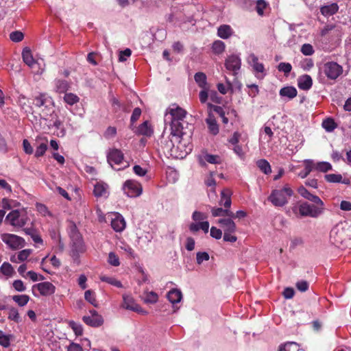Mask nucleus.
<instances>
[{
    "label": "nucleus",
    "mask_w": 351,
    "mask_h": 351,
    "mask_svg": "<svg viewBox=\"0 0 351 351\" xmlns=\"http://www.w3.org/2000/svg\"><path fill=\"white\" fill-rule=\"evenodd\" d=\"M298 191L302 197L313 202L315 205L324 206L323 201L317 195L311 193L304 186H300Z\"/></svg>",
    "instance_id": "nucleus-16"
},
{
    "label": "nucleus",
    "mask_w": 351,
    "mask_h": 351,
    "mask_svg": "<svg viewBox=\"0 0 351 351\" xmlns=\"http://www.w3.org/2000/svg\"><path fill=\"white\" fill-rule=\"evenodd\" d=\"M208 97V87L206 88H202V90L199 93V101L202 104L206 102Z\"/></svg>",
    "instance_id": "nucleus-63"
},
{
    "label": "nucleus",
    "mask_w": 351,
    "mask_h": 351,
    "mask_svg": "<svg viewBox=\"0 0 351 351\" xmlns=\"http://www.w3.org/2000/svg\"><path fill=\"white\" fill-rule=\"evenodd\" d=\"M217 223L220 225L224 233L235 232L237 226L232 218H221Z\"/></svg>",
    "instance_id": "nucleus-17"
},
{
    "label": "nucleus",
    "mask_w": 351,
    "mask_h": 351,
    "mask_svg": "<svg viewBox=\"0 0 351 351\" xmlns=\"http://www.w3.org/2000/svg\"><path fill=\"white\" fill-rule=\"evenodd\" d=\"M10 335L0 334V345L4 348H8L10 345Z\"/></svg>",
    "instance_id": "nucleus-61"
},
{
    "label": "nucleus",
    "mask_w": 351,
    "mask_h": 351,
    "mask_svg": "<svg viewBox=\"0 0 351 351\" xmlns=\"http://www.w3.org/2000/svg\"><path fill=\"white\" fill-rule=\"evenodd\" d=\"M47 149V145L45 143H42L40 145H38L36 149L35 152V157L39 158L40 156H43L45 153L46 152Z\"/></svg>",
    "instance_id": "nucleus-53"
},
{
    "label": "nucleus",
    "mask_w": 351,
    "mask_h": 351,
    "mask_svg": "<svg viewBox=\"0 0 351 351\" xmlns=\"http://www.w3.org/2000/svg\"><path fill=\"white\" fill-rule=\"evenodd\" d=\"M35 106L41 108L40 117L44 120L49 119L55 112L53 99L46 93H39L34 98Z\"/></svg>",
    "instance_id": "nucleus-3"
},
{
    "label": "nucleus",
    "mask_w": 351,
    "mask_h": 351,
    "mask_svg": "<svg viewBox=\"0 0 351 351\" xmlns=\"http://www.w3.org/2000/svg\"><path fill=\"white\" fill-rule=\"evenodd\" d=\"M179 178L178 171L171 167H168L166 169V178L169 183H175L178 181Z\"/></svg>",
    "instance_id": "nucleus-33"
},
{
    "label": "nucleus",
    "mask_w": 351,
    "mask_h": 351,
    "mask_svg": "<svg viewBox=\"0 0 351 351\" xmlns=\"http://www.w3.org/2000/svg\"><path fill=\"white\" fill-rule=\"evenodd\" d=\"M205 184L210 187V189L208 191V196L211 197L213 195L216 197V191H215V185H216V181L213 178V173H210V174L207 176L204 180Z\"/></svg>",
    "instance_id": "nucleus-29"
},
{
    "label": "nucleus",
    "mask_w": 351,
    "mask_h": 351,
    "mask_svg": "<svg viewBox=\"0 0 351 351\" xmlns=\"http://www.w3.org/2000/svg\"><path fill=\"white\" fill-rule=\"evenodd\" d=\"M257 167L265 174H269L271 172V168L267 160L265 159L258 160L256 162Z\"/></svg>",
    "instance_id": "nucleus-39"
},
{
    "label": "nucleus",
    "mask_w": 351,
    "mask_h": 351,
    "mask_svg": "<svg viewBox=\"0 0 351 351\" xmlns=\"http://www.w3.org/2000/svg\"><path fill=\"white\" fill-rule=\"evenodd\" d=\"M108 262L110 265L114 267H117L120 265V261L118 256L112 252H110L108 254Z\"/></svg>",
    "instance_id": "nucleus-51"
},
{
    "label": "nucleus",
    "mask_w": 351,
    "mask_h": 351,
    "mask_svg": "<svg viewBox=\"0 0 351 351\" xmlns=\"http://www.w3.org/2000/svg\"><path fill=\"white\" fill-rule=\"evenodd\" d=\"M84 298L88 302L91 304L93 306H98V302L96 299V295L93 291L90 289L86 291L84 293Z\"/></svg>",
    "instance_id": "nucleus-40"
},
{
    "label": "nucleus",
    "mask_w": 351,
    "mask_h": 351,
    "mask_svg": "<svg viewBox=\"0 0 351 351\" xmlns=\"http://www.w3.org/2000/svg\"><path fill=\"white\" fill-rule=\"evenodd\" d=\"M305 165L304 169L298 173V176L301 178H305L308 175L314 170L313 160L311 159H306L304 160Z\"/></svg>",
    "instance_id": "nucleus-31"
},
{
    "label": "nucleus",
    "mask_w": 351,
    "mask_h": 351,
    "mask_svg": "<svg viewBox=\"0 0 351 351\" xmlns=\"http://www.w3.org/2000/svg\"><path fill=\"white\" fill-rule=\"evenodd\" d=\"M12 300L19 306H24L28 303L29 297L27 295H16L12 296Z\"/></svg>",
    "instance_id": "nucleus-42"
},
{
    "label": "nucleus",
    "mask_w": 351,
    "mask_h": 351,
    "mask_svg": "<svg viewBox=\"0 0 351 351\" xmlns=\"http://www.w3.org/2000/svg\"><path fill=\"white\" fill-rule=\"evenodd\" d=\"M141 297L145 304H149L154 302V291L152 290L150 291H144Z\"/></svg>",
    "instance_id": "nucleus-47"
},
{
    "label": "nucleus",
    "mask_w": 351,
    "mask_h": 351,
    "mask_svg": "<svg viewBox=\"0 0 351 351\" xmlns=\"http://www.w3.org/2000/svg\"><path fill=\"white\" fill-rule=\"evenodd\" d=\"M83 321L85 324L93 327H99L104 323L101 316H84Z\"/></svg>",
    "instance_id": "nucleus-26"
},
{
    "label": "nucleus",
    "mask_w": 351,
    "mask_h": 351,
    "mask_svg": "<svg viewBox=\"0 0 351 351\" xmlns=\"http://www.w3.org/2000/svg\"><path fill=\"white\" fill-rule=\"evenodd\" d=\"M168 300L174 306L182 300V293L180 289L173 288L167 294Z\"/></svg>",
    "instance_id": "nucleus-21"
},
{
    "label": "nucleus",
    "mask_w": 351,
    "mask_h": 351,
    "mask_svg": "<svg viewBox=\"0 0 351 351\" xmlns=\"http://www.w3.org/2000/svg\"><path fill=\"white\" fill-rule=\"evenodd\" d=\"M8 318L16 322H19L20 320V316L18 310L15 308H11L8 313Z\"/></svg>",
    "instance_id": "nucleus-58"
},
{
    "label": "nucleus",
    "mask_w": 351,
    "mask_h": 351,
    "mask_svg": "<svg viewBox=\"0 0 351 351\" xmlns=\"http://www.w3.org/2000/svg\"><path fill=\"white\" fill-rule=\"evenodd\" d=\"M124 193L130 197H135L141 194L142 188L140 184L134 180H126L123 184Z\"/></svg>",
    "instance_id": "nucleus-11"
},
{
    "label": "nucleus",
    "mask_w": 351,
    "mask_h": 351,
    "mask_svg": "<svg viewBox=\"0 0 351 351\" xmlns=\"http://www.w3.org/2000/svg\"><path fill=\"white\" fill-rule=\"evenodd\" d=\"M325 180L331 183H339L341 181V174H335L330 173L326 174L324 176Z\"/></svg>",
    "instance_id": "nucleus-50"
},
{
    "label": "nucleus",
    "mask_w": 351,
    "mask_h": 351,
    "mask_svg": "<svg viewBox=\"0 0 351 351\" xmlns=\"http://www.w3.org/2000/svg\"><path fill=\"white\" fill-rule=\"evenodd\" d=\"M231 192L229 189H225L221 192L219 205L223 206L224 208L229 209L231 206Z\"/></svg>",
    "instance_id": "nucleus-24"
},
{
    "label": "nucleus",
    "mask_w": 351,
    "mask_h": 351,
    "mask_svg": "<svg viewBox=\"0 0 351 351\" xmlns=\"http://www.w3.org/2000/svg\"><path fill=\"white\" fill-rule=\"evenodd\" d=\"M31 253L32 250L29 249L23 250L19 252L17 258L19 261H24L29 257Z\"/></svg>",
    "instance_id": "nucleus-60"
},
{
    "label": "nucleus",
    "mask_w": 351,
    "mask_h": 351,
    "mask_svg": "<svg viewBox=\"0 0 351 351\" xmlns=\"http://www.w3.org/2000/svg\"><path fill=\"white\" fill-rule=\"evenodd\" d=\"M114 217L111 220V226L116 232H121L125 228V221L124 218L119 214L113 215Z\"/></svg>",
    "instance_id": "nucleus-20"
},
{
    "label": "nucleus",
    "mask_w": 351,
    "mask_h": 351,
    "mask_svg": "<svg viewBox=\"0 0 351 351\" xmlns=\"http://www.w3.org/2000/svg\"><path fill=\"white\" fill-rule=\"evenodd\" d=\"M298 343L295 342H287L279 347L278 351H297Z\"/></svg>",
    "instance_id": "nucleus-46"
},
{
    "label": "nucleus",
    "mask_w": 351,
    "mask_h": 351,
    "mask_svg": "<svg viewBox=\"0 0 351 351\" xmlns=\"http://www.w3.org/2000/svg\"><path fill=\"white\" fill-rule=\"evenodd\" d=\"M1 239L12 250L21 248L25 245V240L14 234L3 233L1 235Z\"/></svg>",
    "instance_id": "nucleus-10"
},
{
    "label": "nucleus",
    "mask_w": 351,
    "mask_h": 351,
    "mask_svg": "<svg viewBox=\"0 0 351 351\" xmlns=\"http://www.w3.org/2000/svg\"><path fill=\"white\" fill-rule=\"evenodd\" d=\"M234 33L232 28L229 25H221L217 29V35L223 39L229 38Z\"/></svg>",
    "instance_id": "nucleus-25"
},
{
    "label": "nucleus",
    "mask_w": 351,
    "mask_h": 351,
    "mask_svg": "<svg viewBox=\"0 0 351 351\" xmlns=\"http://www.w3.org/2000/svg\"><path fill=\"white\" fill-rule=\"evenodd\" d=\"M141 114V110L139 108H135L130 118L131 126L139 119Z\"/></svg>",
    "instance_id": "nucleus-62"
},
{
    "label": "nucleus",
    "mask_w": 351,
    "mask_h": 351,
    "mask_svg": "<svg viewBox=\"0 0 351 351\" xmlns=\"http://www.w3.org/2000/svg\"><path fill=\"white\" fill-rule=\"evenodd\" d=\"M198 161L201 166H205L206 162L210 164H218L221 162V158L217 155L209 154H202L198 156Z\"/></svg>",
    "instance_id": "nucleus-19"
},
{
    "label": "nucleus",
    "mask_w": 351,
    "mask_h": 351,
    "mask_svg": "<svg viewBox=\"0 0 351 351\" xmlns=\"http://www.w3.org/2000/svg\"><path fill=\"white\" fill-rule=\"evenodd\" d=\"M26 234L29 235L36 243H43V239L38 234L37 230L33 228H27L23 230Z\"/></svg>",
    "instance_id": "nucleus-35"
},
{
    "label": "nucleus",
    "mask_w": 351,
    "mask_h": 351,
    "mask_svg": "<svg viewBox=\"0 0 351 351\" xmlns=\"http://www.w3.org/2000/svg\"><path fill=\"white\" fill-rule=\"evenodd\" d=\"M313 85V80L308 75H303L298 79V86L300 89L303 90H309Z\"/></svg>",
    "instance_id": "nucleus-22"
},
{
    "label": "nucleus",
    "mask_w": 351,
    "mask_h": 351,
    "mask_svg": "<svg viewBox=\"0 0 351 351\" xmlns=\"http://www.w3.org/2000/svg\"><path fill=\"white\" fill-rule=\"evenodd\" d=\"M324 210V206L310 204L308 202H302L298 207L293 208V212L300 217H311L317 218L321 215Z\"/></svg>",
    "instance_id": "nucleus-5"
},
{
    "label": "nucleus",
    "mask_w": 351,
    "mask_h": 351,
    "mask_svg": "<svg viewBox=\"0 0 351 351\" xmlns=\"http://www.w3.org/2000/svg\"><path fill=\"white\" fill-rule=\"evenodd\" d=\"M300 51L304 56H312L315 53L313 47L308 43H305L302 45Z\"/></svg>",
    "instance_id": "nucleus-49"
},
{
    "label": "nucleus",
    "mask_w": 351,
    "mask_h": 351,
    "mask_svg": "<svg viewBox=\"0 0 351 351\" xmlns=\"http://www.w3.org/2000/svg\"><path fill=\"white\" fill-rule=\"evenodd\" d=\"M207 216L206 214L199 212V211H194L192 215V219L195 222H202L203 220L206 219Z\"/></svg>",
    "instance_id": "nucleus-57"
},
{
    "label": "nucleus",
    "mask_w": 351,
    "mask_h": 351,
    "mask_svg": "<svg viewBox=\"0 0 351 351\" xmlns=\"http://www.w3.org/2000/svg\"><path fill=\"white\" fill-rule=\"evenodd\" d=\"M136 133L138 134L150 136L152 133L151 125H148V121L143 122L136 129Z\"/></svg>",
    "instance_id": "nucleus-37"
},
{
    "label": "nucleus",
    "mask_w": 351,
    "mask_h": 351,
    "mask_svg": "<svg viewBox=\"0 0 351 351\" xmlns=\"http://www.w3.org/2000/svg\"><path fill=\"white\" fill-rule=\"evenodd\" d=\"M123 304L122 306L128 310H130L134 312H137L141 314H144L146 313V311H143L141 307L137 304L134 298L128 295H123Z\"/></svg>",
    "instance_id": "nucleus-14"
},
{
    "label": "nucleus",
    "mask_w": 351,
    "mask_h": 351,
    "mask_svg": "<svg viewBox=\"0 0 351 351\" xmlns=\"http://www.w3.org/2000/svg\"><path fill=\"white\" fill-rule=\"evenodd\" d=\"M24 38V35L21 32L19 31H15L12 32L10 34V38L13 42H20Z\"/></svg>",
    "instance_id": "nucleus-56"
},
{
    "label": "nucleus",
    "mask_w": 351,
    "mask_h": 351,
    "mask_svg": "<svg viewBox=\"0 0 351 351\" xmlns=\"http://www.w3.org/2000/svg\"><path fill=\"white\" fill-rule=\"evenodd\" d=\"M29 220V217L24 210H13L5 217V223L15 228L23 227Z\"/></svg>",
    "instance_id": "nucleus-6"
},
{
    "label": "nucleus",
    "mask_w": 351,
    "mask_h": 351,
    "mask_svg": "<svg viewBox=\"0 0 351 351\" xmlns=\"http://www.w3.org/2000/svg\"><path fill=\"white\" fill-rule=\"evenodd\" d=\"M211 214L213 217H230V216L232 215V211H231L230 209L227 208H218V207H212L210 209Z\"/></svg>",
    "instance_id": "nucleus-28"
},
{
    "label": "nucleus",
    "mask_w": 351,
    "mask_h": 351,
    "mask_svg": "<svg viewBox=\"0 0 351 351\" xmlns=\"http://www.w3.org/2000/svg\"><path fill=\"white\" fill-rule=\"evenodd\" d=\"M19 101L20 102V105L22 109L24 110L25 112H32V108L30 106L26 104V101H27L28 100L25 96L21 95L19 97Z\"/></svg>",
    "instance_id": "nucleus-55"
},
{
    "label": "nucleus",
    "mask_w": 351,
    "mask_h": 351,
    "mask_svg": "<svg viewBox=\"0 0 351 351\" xmlns=\"http://www.w3.org/2000/svg\"><path fill=\"white\" fill-rule=\"evenodd\" d=\"M339 9L337 3H332L330 5L322 6L320 9L322 14L325 16H330L335 14Z\"/></svg>",
    "instance_id": "nucleus-30"
},
{
    "label": "nucleus",
    "mask_w": 351,
    "mask_h": 351,
    "mask_svg": "<svg viewBox=\"0 0 351 351\" xmlns=\"http://www.w3.org/2000/svg\"><path fill=\"white\" fill-rule=\"evenodd\" d=\"M22 58L23 62L31 69H35L36 66H38V62L34 59L32 51L28 47L23 49L22 52Z\"/></svg>",
    "instance_id": "nucleus-18"
},
{
    "label": "nucleus",
    "mask_w": 351,
    "mask_h": 351,
    "mask_svg": "<svg viewBox=\"0 0 351 351\" xmlns=\"http://www.w3.org/2000/svg\"><path fill=\"white\" fill-rule=\"evenodd\" d=\"M210 258L209 254L206 252H198L196 254V262L201 265L204 261H207Z\"/></svg>",
    "instance_id": "nucleus-52"
},
{
    "label": "nucleus",
    "mask_w": 351,
    "mask_h": 351,
    "mask_svg": "<svg viewBox=\"0 0 351 351\" xmlns=\"http://www.w3.org/2000/svg\"><path fill=\"white\" fill-rule=\"evenodd\" d=\"M313 168L317 171L326 173L332 169V165L328 162H313Z\"/></svg>",
    "instance_id": "nucleus-36"
},
{
    "label": "nucleus",
    "mask_w": 351,
    "mask_h": 351,
    "mask_svg": "<svg viewBox=\"0 0 351 351\" xmlns=\"http://www.w3.org/2000/svg\"><path fill=\"white\" fill-rule=\"evenodd\" d=\"M247 62L252 68L255 76L258 79H263L267 74L263 63L258 62V57L254 53H250L247 58Z\"/></svg>",
    "instance_id": "nucleus-9"
},
{
    "label": "nucleus",
    "mask_w": 351,
    "mask_h": 351,
    "mask_svg": "<svg viewBox=\"0 0 351 351\" xmlns=\"http://www.w3.org/2000/svg\"><path fill=\"white\" fill-rule=\"evenodd\" d=\"M94 195L96 197H101L107 193V185L103 183H97L94 186Z\"/></svg>",
    "instance_id": "nucleus-41"
},
{
    "label": "nucleus",
    "mask_w": 351,
    "mask_h": 351,
    "mask_svg": "<svg viewBox=\"0 0 351 351\" xmlns=\"http://www.w3.org/2000/svg\"><path fill=\"white\" fill-rule=\"evenodd\" d=\"M348 222L343 221L336 224L330 232V241L340 247L348 239L347 236Z\"/></svg>",
    "instance_id": "nucleus-4"
},
{
    "label": "nucleus",
    "mask_w": 351,
    "mask_h": 351,
    "mask_svg": "<svg viewBox=\"0 0 351 351\" xmlns=\"http://www.w3.org/2000/svg\"><path fill=\"white\" fill-rule=\"evenodd\" d=\"M70 238L74 250L77 252L83 250V242L80 232L76 230L75 226L72 227L70 232Z\"/></svg>",
    "instance_id": "nucleus-15"
},
{
    "label": "nucleus",
    "mask_w": 351,
    "mask_h": 351,
    "mask_svg": "<svg viewBox=\"0 0 351 351\" xmlns=\"http://www.w3.org/2000/svg\"><path fill=\"white\" fill-rule=\"evenodd\" d=\"M293 195V191L289 184L271 191L267 199L276 207H282L289 203Z\"/></svg>",
    "instance_id": "nucleus-2"
},
{
    "label": "nucleus",
    "mask_w": 351,
    "mask_h": 351,
    "mask_svg": "<svg viewBox=\"0 0 351 351\" xmlns=\"http://www.w3.org/2000/svg\"><path fill=\"white\" fill-rule=\"evenodd\" d=\"M210 234L213 238H215L216 239H219L221 238L222 231H221V230L213 226L210 228Z\"/></svg>",
    "instance_id": "nucleus-64"
},
{
    "label": "nucleus",
    "mask_w": 351,
    "mask_h": 351,
    "mask_svg": "<svg viewBox=\"0 0 351 351\" xmlns=\"http://www.w3.org/2000/svg\"><path fill=\"white\" fill-rule=\"evenodd\" d=\"M186 114V111L176 104H171L167 109L166 117L168 115L170 117V135L171 136V139L170 143L167 144V147H172V152L175 149L174 143H178L177 148H180L182 145L181 139L185 134L184 128L188 125L185 121Z\"/></svg>",
    "instance_id": "nucleus-1"
},
{
    "label": "nucleus",
    "mask_w": 351,
    "mask_h": 351,
    "mask_svg": "<svg viewBox=\"0 0 351 351\" xmlns=\"http://www.w3.org/2000/svg\"><path fill=\"white\" fill-rule=\"evenodd\" d=\"M37 289L43 296H49L56 291V287L49 282H43L32 286V291Z\"/></svg>",
    "instance_id": "nucleus-13"
},
{
    "label": "nucleus",
    "mask_w": 351,
    "mask_h": 351,
    "mask_svg": "<svg viewBox=\"0 0 351 351\" xmlns=\"http://www.w3.org/2000/svg\"><path fill=\"white\" fill-rule=\"evenodd\" d=\"M225 44L221 40H216L213 43L212 49L213 51L217 54L221 53L225 49Z\"/></svg>",
    "instance_id": "nucleus-48"
},
{
    "label": "nucleus",
    "mask_w": 351,
    "mask_h": 351,
    "mask_svg": "<svg viewBox=\"0 0 351 351\" xmlns=\"http://www.w3.org/2000/svg\"><path fill=\"white\" fill-rule=\"evenodd\" d=\"M278 69L285 75H288L291 71L292 66L290 63L280 62L278 66Z\"/></svg>",
    "instance_id": "nucleus-54"
},
{
    "label": "nucleus",
    "mask_w": 351,
    "mask_h": 351,
    "mask_svg": "<svg viewBox=\"0 0 351 351\" xmlns=\"http://www.w3.org/2000/svg\"><path fill=\"white\" fill-rule=\"evenodd\" d=\"M0 272L7 277H10L14 274V271L12 265L9 263H3L0 267Z\"/></svg>",
    "instance_id": "nucleus-43"
},
{
    "label": "nucleus",
    "mask_w": 351,
    "mask_h": 351,
    "mask_svg": "<svg viewBox=\"0 0 351 351\" xmlns=\"http://www.w3.org/2000/svg\"><path fill=\"white\" fill-rule=\"evenodd\" d=\"M322 125L328 132H332L337 128V124L332 119H326L324 120Z\"/></svg>",
    "instance_id": "nucleus-44"
},
{
    "label": "nucleus",
    "mask_w": 351,
    "mask_h": 351,
    "mask_svg": "<svg viewBox=\"0 0 351 351\" xmlns=\"http://www.w3.org/2000/svg\"><path fill=\"white\" fill-rule=\"evenodd\" d=\"M206 123L208 125L209 132L212 134L217 135L219 133V125L215 117L211 113L208 114V117L206 119Z\"/></svg>",
    "instance_id": "nucleus-23"
},
{
    "label": "nucleus",
    "mask_w": 351,
    "mask_h": 351,
    "mask_svg": "<svg viewBox=\"0 0 351 351\" xmlns=\"http://www.w3.org/2000/svg\"><path fill=\"white\" fill-rule=\"evenodd\" d=\"M241 58L239 56L234 54L228 56L225 62L226 69L232 72L234 75L237 74L241 69Z\"/></svg>",
    "instance_id": "nucleus-12"
},
{
    "label": "nucleus",
    "mask_w": 351,
    "mask_h": 351,
    "mask_svg": "<svg viewBox=\"0 0 351 351\" xmlns=\"http://www.w3.org/2000/svg\"><path fill=\"white\" fill-rule=\"evenodd\" d=\"M279 94L282 97H286L290 100L297 96L298 91L293 86H285L280 90Z\"/></svg>",
    "instance_id": "nucleus-27"
},
{
    "label": "nucleus",
    "mask_w": 351,
    "mask_h": 351,
    "mask_svg": "<svg viewBox=\"0 0 351 351\" xmlns=\"http://www.w3.org/2000/svg\"><path fill=\"white\" fill-rule=\"evenodd\" d=\"M267 4L263 0H258L256 1V11L260 16L263 15V10L265 9Z\"/></svg>",
    "instance_id": "nucleus-59"
},
{
    "label": "nucleus",
    "mask_w": 351,
    "mask_h": 351,
    "mask_svg": "<svg viewBox=\"0 0 351 351\" xmlns=\"http://www.w3.org/2000/svg\"><path fill=\"white\" fill-rule=\"evenodd\" d=\"M79 97L76 95L71 93H65L64 96V102L70 106H73L77 104V102H79Z\"/></svg>",
    "instance_id": "nucleus-45"
},
{
    "label": "nucleus",
    "mask_w": 351,
    "mask_h": 351,
    "mask_svg": "<svg viewBox=\"0 0 351 351\" xmlns=\"http://www.w3.org/2000/svg\"><path fill=\"white\" fill-rule=\"evenodd\" d=\"M123 154L120 149H110L107 154V160L109 165L115 170H121L128 167L129 164L123 160Z\"/></svg>",
    "instance_id": "nucleus-7"
},
{
    "label": "nucleus",
    "mask_w": 351,
    "mask_h": 351,
    "mask_svg": "<svg viewBox=\"0 0 351 351\" xmlns=\"http://www.w3.org/2000/svg\"><path fill=\"white\" fill-rule=\"evenodd\" d=\"M322 70L326 77L330 80H336L343 73L342 66L332 61L324 63Z\"/></svg>",
    "instance_id": "nucleus-8"
},
{
    "label": "nucleus",
    "mask_w": 351,
    "mask_h": 351,
    "mask_svg": "<svg viewBox=\"0 0 351 351\" xmlns=\"http://www.w3.org/2000/svg\"><path fill=\"white\" fill-rule=\"evenodd\" d=\"M194 80L199 87L206 88L208 87L206 75L202 72H197L195 74Z\"/></svg>",
    "instance_id": "nucleus-34"
},
{
    "label": "nucleus",
    "mask_w": 351,
    "mask_h": 351,
    "mask_svg": "<svg viewBox=\"0 0 351 351\" xmlns=\"http://www.w3.org/2000/svg\"><path fill=\"white\" fill-rule=\"evenodd\" d=\"M54 86L56 92L59 93H66L69 88L67 81L60 79L55 80Z\"/></svg>",
    "instance_id": "nucleus-32"
},
{
    "label": "nucleus",
    "mask_w": 351,
    "mask_h": 351,
    "mask_svg": "<svg viewBox=\"0 0 351 351\" xmlns=\"http://www.w3.org/2000/svg\"><path fill=\"white\" fill-rule=\"evenodd\" d=\"M99 279L102 282H105L106 283H108L111 285H113L116 287L121 288L122 287V284L121 281L118 280L117 278L111 276H108L106 275H101L99 276Z\"/></svg>",
    "instance_id": "nucleus-38"
}]
</instances>
